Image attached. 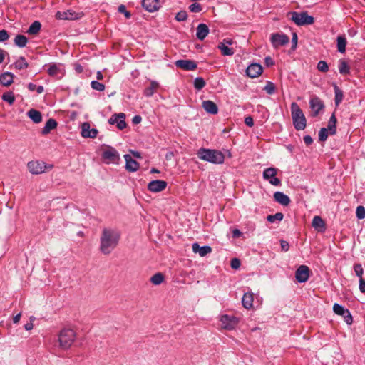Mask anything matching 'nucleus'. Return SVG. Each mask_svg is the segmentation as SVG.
<instances>
[{"label":"nucleus","mask_w":365,"mask_h":365,"mask_svg":"<svg viewBox=\"0 0 365 365\" xmlns=\"http://www.w3.org/2000/svg\"><path fill=\"white\" fill-rule=\"evenodd\" d=\"M120 233L115 229L103 228L100 237V251L106 255H110L118 246Z\"/></svg>","instance_id":"obj_1"},{"label":"nucleus","mask_w":365,"mask_h":365,"mask_svg":"<svg viewBox=\"0 0 365 365\" xmlns=\"http://www.w3.org/2000/svg\"><path fill=\"white\" fill-rule=\"evenodd\" d=\"M197 155L200 160L213 164H222L225 160L223 153L217 150L200 148L198 150Z\"/></svg>","instance_id":"obj_2"},{"label":"nucleus","mask_w":365,"mask_h":365,"mask_svg":"<svg viewBox=\"0 0 365 365\" xmlns=\"http://www.w3.org/2000/svg\"><path fill=\"white\" fill-rule=\"evenodd\" d=\"M293 125L297 130H302L306 128V118L297 103L291 104Z\"/></svg>","instance_id":"obj_3"},{"label":"nucleus","mask_w":365,"mask_h":365,"mask_svg":"<svg viewBox=\"0 0 365 365\" xmlns=\"http://www.w3.org/2000/svg\"><path fill=\"white\" fill-rule=\"evenodd\" d=\"M76 339V333L71 329H63L58 334L59 346L63 349H69Z\"/></svg>","instance_id":"obj_4"},{"label":"nucleus","mask_w":365,"mask_h":365,"mask_svg":"<svg viewBox=\"0 0 365 365\" xmlns=\"http://www.w3.org/2000/svg\"><path fill=\"white\" fill-rule=\"evenodd\" d=\"M289 14L291 15L292 21L297 26L311 25L314 21V17L309 16L307 11H292Z\"/></svg>","instance_id":"obj_5"},{"label":"nucleus","mask_w":365,"mask_h":365,"mask_svg":"<svg viewBox=\"0 0 365 365\" xmlns=\"http://www.w3.org/2000/svg\"><path fill=\"white\" fill-rule=\"evenodd\" d=\"M27 167L30 173L34 175H38L46 172L47 170H51L53 165L51 164L46 165L42 161L34 160L29 162Z\"/></svg>","instance_id":"obj_6"},{"label":"nucleus","mask_w":365,"mask_h":365,"mask_svg":"<svg viewBox=\"0 0 365 365\" xmlns=\"http://www.w3.org/2000/svg\"><path fill=\"white\" fill-rule=\"evenodd\" d=\"M102 158L107 164H117L120 160V155L114 148L108 147L103 150Z\"/></svg>","instance_id":"obj_7"},{"label":"nucleus","mask_w":365,"mask_h":365,"mask_svg":"<svg viewBox=\"0 0 365 365\" xmlns=\"http://www.w3.org/2000/svg\"><path fill=\"white\" fill-rule=\"evenodd\" d=\"M277 173V169L275 168H266L262 174L263 178L265 180H268L269 182L274 186H279L281 185V180L276 177Z\"/></svg>","instance_id":"obj_8"},{"label":"nucleus","mask_w":365,"mask_h":365,"mask_svg":"<svg viewBox=\"0 0 365 365\" xmlns=\"http://www.w3.org/2000/svg\"><path fill=\"white\" fill-rule=\"evenodd\" d=\"M83 16L82 12H76L73 10L58 11L56 14V18L60 20H77Z\"/></svg>","instance_id":"obj_9"},{"label":"nucleus","mask_w":365,"mask_h":365,"mask_svg":"<svg viewBox=\"0 0 365 365\" xmlns=\"http://www.w3.org/2000/svg\"><path fill=\"white\" fill-rule=\"evenodd\" d=\"M270 41L274 48H277L283 46L289 43V38L284 34H273L271 35Z\"/></svg>","instance_id":"obj_10"},{"label":"nucleus","mask_w":365,"mask_h":365,"mask_svg":"<svg viewBox=\"0 0 365 365\" xmlns=\"http://www.w3.org/2000/svg\"><path fill=\"white\" fill-rule=\"evenodd\" d=\"M220 321L222 327L227 330L234 329L239 323L238 318L235 316H230L227 314L222 316Z\"/></svg>","instance_id":"obj_11"},{"label":"nucleus","mask_w":365,"mask_h":365,"mask_svg":"<svg viewBox=\"0 0 365 365\" xmlns=\"http://www.w3.org/2000/svg\"><path fill=\"white\" fill-rule=\"evenodd\" d=\"M333 310L335 314L343 317L345 322L347 324H352V316L349 309H345L344 307L337 303H335L333 306Z\"/></svg>","instance_id":"obj_12"},{"label":"nucleus","mask_w":365,"mask_h":365,"mask_svg":"<svg viewBox=\"0 0 365 365\" xmlns=\"http://www.w3.org/2000/svg\"><path fill=\"white\" fill-rule=\"evenodd\" d=\"M310 270L306 265H301L295 272V277L297 282L300 283L305 282L309 277Z\"/></svg>","instance_id":"obj_13"},{"label":"nucleus","mask_w":365,"mask_h":365,"mask_svg":"<svg viewBox=\"0 0 365 365\" xmlns=\"http://www.w3.org/2000/svg\"><path fill=\"white\" fill-rule=\"evenodd\" d=\"M125 115L123 113L115 114L111 116L108 120V123L111 125L116 124L117 127L120 130H123L126 127V123L125 121Z\"/></svg>","instance_id":"obj_14"},{"label":"nucleus","mask_w":365,"mask_h":365,"mask_svg":"<svg viewBox=\"0 0 365 365\" xmlns=\"http://www.w3.org/2000/svg\"><path fill=\"white\" fill-rule=\"evenodd\" d=\"M167 182L161 180H152L148 185V189L153 192H158L166 188Z\"/></svg>","instance_id":"obj_15"},{"label":"nucleus","mask_w":365,"mask_h":365,"mask_svg":"<svg viewBox=\"0 0 365 365\" xmlns=\"http://www.w3.org/2000/svg\"><path fill=\"white\" fill-rule=\"evenodd\" d=\"M310 108L313 113V116H317L321 110L324 108L323 102L317 96H314L310 100Z\"/></svg>","instance_id":"obj_16"},{"label":"nucleus","mask_w":365,"mask_h":365,"mask_svg":"<svg viewBox=\"0 0 365 365\" xmlns=\"http://www.w3.org/2000/svg\"><path fill=\"white\" fill-rule=\"evenodd\" d=\"M175 64L176 67L185 71H193L197 68V63L192 60H178Z\"/></svg>","instance_id":"obj_17"},{"label":"nucleus","mask_w":365,"mask_h":365,"mask_svg":"<svg viewBox=\"0 0 365 365\" xmlns=\"http://www.w3.org/2000/svg\"><path fill=\"white\" fill-rule=\"evenodd\" d=\"M262 73V67L259 63H252L246 70L247 75L252 78L258 77Z\"/></svg>","instance_id":"obj_18"},{"label":"nucleus","mask_w":365,"mask_h":365,"mask_svg":"<svg viewBox=\"0 0 365 365\" xmlns=\"http://www.w3.org/2000/svg\"><path fill=\"white\" fill-rule=\"evenodd\" d=\"M81 128V135L83 138H95L97 136L98 130L96 128H91L88 123H83Z\"/></svg>","instance_id":"obj_19"},{"label":"nucleus","mask_w":365,"mask_h":365,"mask_svg":"<svg viewBox=\"0 0 365 365\" xmlns=\"http://www.w3.org/2000/svg\"><path fill=\"white\" fill-rule=\"evenodd\" d=\"M124 158L125 160V169L127 170L129 172H135L139 169V163L135 160L133 159L130 155L125 154Z\"/></svg>","instance_id":"obj_20"},{"label":"nucleus","mask_w":365,"mask_h":365,"mask_svg":"<svg viewBox=\"0 0 365 365\" xmlns=\"http://www.w3.org/2000/svg\"><path fill=\"white\" fill-rule=\"evenodd\" d=\"M142 6L148 12H154L159 9V0H143Z\"/></svg>","instance_id":"obj_21"},{"label":"nucleus","mask_w":365,"mask_h":365,"mask_svg":"<svg viewBox=\"0 0 365 365\" xmlns=\"http://www.w3.org/2000/svg\"><path fill=\"white\" fill-rule=\"evenodd\" d=\"M273 198L275 202L283 206H287L289 205L291 200L288 195H285L282 192H275L273 195Z\"/></svg>","instance_id":"obj_22"},{"label":"nucleus","mask_w":365,"mask_h":365,"mask_svg":"<svg viewBox=\"0 0 365 365\" xmlns=\"http://www.w3.org/2000/svg\"><path fill=\"white\" fill-rule=\"evenodd\" d=\"M192 251L195 253H199L200 257H205L207 254L211 253L212 247L208 245L200 247L198 243H193L192 245Z\"/></svg>","instance_id":"obj_23"},{"label":"nucleus","mask_w":365,"mask_h":365,"mask_svg":"<svg viewBox=\"0 0 365 365\" xmlns=\"http://www.w3.org/2000/svg\"><path fill=\"white\" fill-rule=\"evenodd\" d=\"M202 106L207 113L215 115L218 113L217 106L212 101H204Z\"/></svg>","instance_id":"obj_24"},{"label":"nucleus","mask_w":365,"mask_h":365,"mask_svg":"<svg viewBox=\"0 0 365 365\" xmlns=\"http://www.w3.org/2000/svg\"><path fill=\"white\" fill-rule=\"evenodd\" d=\"M196 30V36L200 41L204 40L209 34V28L205 24H200Z\"/></svg>","instance_id":"obj_25"},{"label":"nucleus","mask_w":365,"mask_h":365,"mask_svg":"<svg viewBox=\"0 0 365 365\" xmlns=\"http://www.w3.org/2000/svg\"><path fill=\"white\" fill-rule=\"evenodd\" d=\"M242 303L245 309H251L253 306V294L251 292L245 293L242 299Z\"/></svg>","instance_id":"obj_26"},{"label":"nucleus","mask_w":365,"mask_h":365,"mask_svg":"<svg viewBox=\"0 0 365 365\" xmlns=\"http://www.w3.org/2000/svg\"><path fill=\"white\" fill-rule=\"evenodd\" d=\"M14 81V75L10 72H5L0 76V83L4 86H10Z\"/></svg>","instance_id":"obj_27"},{"label":"nucleus","mask_w":365,"mask_h":365,"mask_svg":"<svg viewBox=\"0 0 365 365\" xmlns=\"http://www.w3.org/2000/svg\"><path fill=\"white\" fill-rule=\"evenodd\" d=\"M312 226L318 231H324L325 230V223L322 218L319 216H314L312 220Z\"/></svg>","instance_id":"obj_28"},{"label":"nucleus","mask_w":365,"mask_h":365,"mask_svg":"<svg viewBox=\"0 0 365 365\" xmlns=\"http://www.w3.org/2000/svg\"><path fill=\"white\" fill-rule=\"evenodd\" d=\"M336 118L334 113H333L329 118L327 128H326L328 129L330 135H334L336 132Z\"/></svg>","instance_id":"obj_29"},{"label":"nucleus","mask_w":365,"mask_h":365,"mask_svg":"<svg viewBox=\"0 0 365 365\" xmlns=\"http://www.w3.org/2000/svg\"><path fill=\"white\" fill-rule=\"evenodd\" d=\"M56 126H57L56 121L53 118H50L46 123V125H45L44 128L42 129L41 133L43 135H46V134L49 133L51 132V130L56 128Z\"/></svg>","instance_id":"obj_30"},{"label":"nucleus","mask_w":365,"mask_h":365,"mask_svg":"<svg viewBox=\"0 0 365 365\" xmlns=\"http://www.w3.org/2000/svg\"><path fill=\"white\" fill-rule=\"evenodd\" d=\"M28 116L33 120L35 123H39L42 120V115L41 112L34 110L31 109L27 113Z\"/></svg>","instance_id":"obj_31"},{"label":"nucleus","mask_w":365,"mask_h":365,"mask_svg":"<svg viewBox=\"0 0 365 365\" xmlns=\"http://www.w3.org/2000/svg\"><path fill=\"white\" fill-rule=\"evenodd\" d=\"M159 85L155 81H152L148 87L144 90V94L147 97L152 96L158 89Z\"/></svg>","instance_id":"obj_32"},{"label":"nucleus","mask_w":365,"mask_h":365,"mask_svg":"<svg viewBox=\"0 0 365 365\" xmlns=\"http://www.w3.org/2000/svg\"><path fill=\"white\" fill-rule=\"evenodd\" d=\"M217 48L221 51L223 56H232L234 54V51L230 48L225 43H220Z\"/></svg>","instance_id":"obj_33"},{"label":"nucleus","mask_w":365,"mask_h":365,"mask_svg":"<svg viewBox=\"0 0 365 365\" xmlns=\"http://www.w3.org/2000/svg\"><path fill=\"white\" fill-rule=\"evenodd\" d=\"M346 39L344 36H338L337 37V49L338 51L343 53L346 51Z\"/></svg>","instance_id":"obj_34"},{"label":"nucleus","mask_w":365,"mask_h":365,"mask_svg":"<svg viewBox=\"0 0 365 365\" xmlns=\"http://www.w3.org/2000/svg\"><path fill=\"white\" fill-rule=\"evenodd\" d=\"M27 41V38L25 36L21 34L17 35L14 38V43L20 48L25 47Z\"/></svg>","instance_id":"obj_35"},{"label":"nucleus","mask_w":365,"mask_h":365,"mask_svg":"<svg viewBox=\"0 0 365 365\" xmlns=\"http://www.w3.org/2000/svg\"><path fill=\"white\" fill-rule=\"evenodd\" d=\"M41 27V23L38 21H35L29 27L27 32L29 34H36L39 32Z\"/></svg>","instance_id":"obj_36"},{"label":"nucleus","mask_w":365,"mask_h":365,"mask_svg":"<svg viewBox=\"0 0 365 365\" xmlns=\"http://www.w3.org/2000/svg\"><path fill=\"white\" fill-rule=\"evenodd\" d=\"M339 71L341 74H349L350 72V67L345 61L340 60L339 63Z\"/></svg>","instance_id":"obj_37"},{"label":"nucleus","mask_w":365,"mask_h":365,"mask_svg":"<svg viewBox=\"0 0 365 365\" xmlns=\"http://www.w3.org/2000/svg\"><path fill=\"white\" fill-rule=\"evenodd\" d=\"M334 93H335V98H334L335 104L336 106H339L341 103V102L342 101L344 95H343L342 91L336 85L334 86Z\"/></svg>","instance_id":"obj_38"},{"label":"nucleus","mask_w":365,"mask_h":365,"mask_svg":"<svg viewBox=\"0 0 365 365\" xmlns=\"http://www.w3.org/2000/svg\"><path fill=\"white\" fill-rule=\"evenodd\" d=\"M150 280L154 285H159L163 282L164 276L162 273L158 272L153 275Z\"/></svg>","instance_id":"obj_39"},{"label":"nucleus","mask_w":365,"mask_h":365,"mask_svg":"<svg viewBox=\"0 0 365 365\" xmlns=\"http://www.w3.org/2000/svg\"><path fill=\"white\" fill-rule=\"evenodd\" d=\"M15 68L19 70L26 68L29 66L24 57H20L14 63Z\"/></svg>","instance_id":"obj_40"},{"label":"nucleus","mask_w":365,"mask_h":365,"mask_svg":"<svg viewBox=\"0 0 365 365\" xmlns=\"http://www.w3.org/2000/svg\"><path fill=\"white\" fill-rule=\"evenodd\" d=\"M284 217V215L282 212H277L274 215H269L267 217V220L269 222H274L275 221H282Z\"/></svg>","instance_id":"obj_41"},{"label":"nucleus","mask_w":365,"mask_h":365,"mask_svg":"<svg viewBox=\"0 0 365 365\" xmlns=\"http://www.w3.org/2000/svg\"><path fill=\"white\" fill-rule=\"evenodd\" d=\"M60 73L59 66L55 63L51 64L48 69V73L51 76H56Z\"/></svg>","instance_id":"obj_42"},{"label":"nucleus","mask_w":365,"mask_h":365,"mask_svg":"<svg viewBox=\"0 0 365 365\" xmlns=\"http://www.w3.org/2000/svg\"><path fill=\"white\" fill-rule=\"evenodd\" d=\"M205 84V80L201 77H197L194 80V86L198 91L203 88Z\"/></svg>","instance_id":"obj_43"},{"label":"nucleus","mask_w":365,"mask_h":365,"mask_svg":"<svg viewBox=\"0 0 365 365\" xmlns=\"http://www.w3.org/2000/svg\"><path fill=\"white\" fill-rule=\"evenodd\" d=\"M2 99L9 103L10 105L13 104L15 101L14 95L12 92L4 93L2 96Z\"/></svg>","instance_id":"obj_44"},{"label":"nucleus","mask_w":365,"mask_h":365,"mask_svg":"<svg viewBox=\"0 0 365 365\" xmlns=\"http://www.w3.org/2000/svg\"><path fill=\"white\" fill-rule=\"evenodd\" d=\"M91 88L96 91H103L105 90V86L97 81H91Z\"/></svg>","instance_id":"obj_45"},{"label":"nucleus","mask_w":365,"mask_h":365,"mask_svg":"<svg viewBox=\"0 0 365 365\" xmlns=\"http://www.w3.org/2000/svg\"><path fill=\"white\" fill-rule=\"evenodd\" d=\"M329 130L326 128H322L319 132V140L320 141H325L327 139Z\"/></svg>","instance_id":"obj_46"},{"label":"nucleus","mask_w":365,"mask_h":365,"mask_svg":"<svg viewBox=\"0 0 365 365\" xmlns=\"http://www.w3.org/2000/svg\"><path fill=\"white\" fill-rule=\"evenodd\" d=\"M356 215L358 219L362 220L365 218V208L362 205H359L356 207Z\"/></svg>","instance_id":"obj_47"},{"label":"nucleus","mask_w":365,"mask_h":365,"mask_svg":"<svg viewBox=\"0 0 365 365\" xmlns=\"http://www.w3.org/2000/svg\"><path fill=\"white\" fill-rule=\"evenodd\" d=\"M264 90L267 92V93L272 95L274 93L275 86L273 83L267 81L266 86L264 88Z\"/></svg>","instance_id":"obj_48"},{"label":"nucleus","mask_w":365,"mask_h":365,"mask_svg":"<svg viewBox=\"0 0 365 365\" xmlns=\"http://www.w3.org/2000/svg\"><path fill=\"white\" fill-rule=\"evenodd\" d=\"M189 9L191 12L198 13L202 10V7L199 3H193L189 6Z\"/></svg>","instance_id":"obj_49"},{"label":"nucleus","mask_w":365,"mask_h":365,"mask_svg":"<svg viewBox=\"0 0 365 365\" xmlns=\"http://www.w3.org/2000/svg\"><path fill=\"white\" fill-rule=\"evenodd\" d=\"M187 19V14L185 11H180L177 13L175 16V19L178 21H184Z\"/></svg>","instance_id":"obj_50"},{"label":"nucleus","mask_w":365,"mask_h":365,"mask_svg":"<svg viewBox=\"0 0 365 365\" xmlns=\"http://www.w3.org/2000/svg\"><path fill=\"white\" fill-rule=\"evenodd\" d=\"M354 272H355L356 276L359 277V279H361V277H362V275L364 274V269H363L361 264H356L354 266Z\"/></svg>","instance_id":"obj_51"},{"label":"nucleus","mask_w":365,"mask_h":365,"mask_svg":"<svg viewBox=\"0 0 365 365\" xmlns=\"http://www.w3.org/2000/svg\"><path fill=\"white\" fill-rule=\"evenodd\" d=\"M317 68L322 72H327L329 70V66L324 61H320L317 64Z\"/></svg>","instance_id":"obj_52"},{"label":"nucleus","mask_w":365,"mask_h":365,"mask_svg":"<svg viewBox=\"0 0 365 365\" xmlns=\"http://www.w3.org/2000/svg\"><path fill=\"white\" fill-rule=\"evenodd\" d=\"M9 38V35L6 30H4V29L0 30V42H4V41L8 40Z\"/></svg>","instance_id":"obj_53"},{"label":"nucleus","mask_w":365,"mask_h":365,"mask_svg":"<svg viewBox=\"0 0 365 365\" xmlns=\"http://www.w3.org/2000/svg\"><path fill=\"white\" fill-rule=\"evenodd\" d=\"M230 266L232 269H237L240 266V261L237 258H234L231 260Z\"/></svg>","instance_id":"obj_54"},{"label":"nucleus","mask_w":365,"mask_h":365,"mask_svg":"<svg viewBox=\"0 0 365 365\" xmlns=\"http://www.w3.org/2000/svg\"><path fill=\"white\" fill-rule=\"evenodd\" d=\"M118 11L119 12L124 14L127 18H130V14L126 10L125 6L124 5H120L118 7Z\"/></svg>","instance_id":"obj_55"},{"label":"nucleus","mask_w":365,"mask_h":365,"mask_svg":"<svg viewBox=\"0 0 365 365\" xmlns=\"http://www.w3.org/2000/svg\"><path fill=\"white\" fill-rule=\"evenodd\" d=\"M359 288L361 292L365 293V280L363 279V277H361V279H359Z\"/></svg>","instance_id":"obj_56"},{"label":"nucleus","mask_w":365,"mask_h":365,"mask_svg":"<svg viewBox=\"0 0 365 365\" xmlns=\"http://www.w3.org/2000/svg\"><path fill=\"white\" fill-rule=\"evenodd\" d=\"M280 245H281V247H282V250L287 252L289 248V243L285 241V240H281L280 241Z\"/></svg>","instance_id":"obj_57"},{"label":"nucleus","mask_w":365,"mask_h":365,"mask_svg":"<svg viewBox=\"0 0 365 365\" xmlns=\"http://www.w3.org/2000/svg\"><path fill=\"white\" fill-rule=\"evenodd\" d=\"M245 123L249 127L253 126V125H254L253 118L251 116L246 117L245 119Z\"/></svg>","instance_id":"obj_58"},{"label":"nucleus","mask_w":365,"mask_h":365,"mask_svg":"<svg viewBox=\"0 0 365 365\" xmlns=\"http://www.w3.org/2000/svg\"><path fill=\"white\" fill-rule=\"evenodd\" d=\"M264 63L267 66H272L274 65V62L273 61V59L270 57V56H267L265 58H264Z\"/></svg>","instance_id":"obj_59"},{"label":"nucleus","mask_w":365,"mask_h":365,"mask_svg":"<svg viewBox=\"0 0 365 365\" xmlns=\"http://www.w3.org/2000/svg\"><path fill=\"white\" fill-rule=\"evenodd\" d=\"M304 142L306 145H309L313 143L312 138L310 135L304 136Z\"/></svg>","instance_id":"obj_60"},{"label":"nucleus","mask_w":365,"mask_h":365,"mask_svg":"<svg viewBox=\"0 0 365 365\" xmlns=\"http://www.w3.org/2000/svg\"><path fill=\"white\" fill-rule=\"evenodd\" d=\"M141 120L142 118L140 115H135L132 120L133 124H138L141 122Z\"/></svg>","instance_id":"obj_61"},{"label":"nucleus","mask_w":365,"mask_h":365,"mask_svg":"<svg viewBox=\"0 0 365 365\" xmlns=\"http://www.w3.org/2000/svg\"><path fill=\"white\" fill-rule=\"evenodd\" d=\"M6 54V52L4 50L0 48V63H1L4 61Z\"/></svg>","instance_id":"obj_62"},{"label":"nucleus","mask_w":365,"mask_h":365,"mask_svg":"<svg viewBox=\"0 0 365 365\" xmlns=\"http://www.w3.org/2000/svg\"><path fill=\"white\" fill-rule=\"evenodd\" d=\"M21 317V312L17 314L16 316L14 317L13 322L14 324H17L20 321Z\"/></svg>","instance_id":"obj_63"},{"label":"nucleus","mask_w":365,"mask_h":365,"mask_svg":"<svg viewBox=\"0 0 365 365\" xmlns=\"http://www.w3.org/2000/svg\"><path fill=\"white\" fill-rule=\"evenodd\" d=\"M33 327H34V324H33V322H31L26 323L24 326L25 329L27 331L31 330L33 329Z\"/></svg>","instance_id":"obj_64"}]
</instances>
